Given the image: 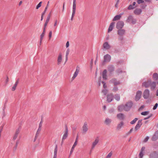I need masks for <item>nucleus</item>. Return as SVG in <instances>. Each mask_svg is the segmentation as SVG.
I'll return each mask as SVG.
<instances>
[{
  "label": "nucleus",
  "mask_w": 158,
  "mask_h": 158,
  "mask_svg": "<svg viewBox=\"0 0 158 158\" xmlns=\"http://www.w3.org/2000/svg\"><path fill=\"white\" fill-rule=\"evenodd\" d=\"M133 105V103L131 101H130L127 102L125 105H124L125 107V111H129Z\"/></svg>",
  "instance_id": "nucleus-1"
},
{
  "label": "nucleus",
  "mask_w": 158,
  "mask_h": 158,
  "mask_svg": "<svg viewBox=\"0 0 158 158\" xmlns=\"http://www.w3.org/2000/svg\"><path fill=\"white\" fill-rule=\"evenodd\" d=\"M126 22L134 24L136 23V20L132 16L129 15L127 19L126 20Z\"/></svg>",
  "instance_id": "nucleus-2"
},
{
  "label": "nucleus",
  "mask_w": 158,
  "mask_h": 158,
  "mask_svg": "<svg viewBox=\"0 0 158 158\" xmlns=\"http://www.w3.org/2000/svg\"><path fill=\"white\" fill-rule=\"evenodd\" d=\"M110 82L113 84L114 85L116 86L119 85L120 84L119 81H118L115 78H113L110 81Z\"/></svg>",
  "instance_id": "nucleus-3"
},
{
  "label": "nucleus",
  "mask_w": 158,
  "mask_h": 158,
  "mask_svg": "<svg viewBox=\"0 0 158 158\" xmlns=\"http://www.w3.org/2000/svg\"><path fill=\"white\" fill-rule=\"evenodd\" d=\"M80 70V67L77 66L76 67V69L75 71V72L73 76L72 77V80H73L77 76Z\"/></svg>",
  "instance_id": "nucleus-4"
},
{
  "label": "nucleus",
  "mask_w": 158,
  "mask_h": 158,
  "mask_svg": "<svg viewBox=\"0 0 158 158\" xmlns=\"http://www.w3.org/2000/svg\"><path fill=\"white\" fill-rule=\"evenodd\" d=\"M124 25V23L123 21H118L116 24V27L118 29H122Z\"/></svg>",
  "instance_id": "nucleus-5"
},
{
  "label": "nucleus",
  "mask_w": 158,
  "mask_h": 158,
  "mask_svg": "<svg viewBox=\"0 0 158 158\" xmlns=\"http://www.w3.org/2000/svg\"><path fill=\"white\" fill-rule=\"evenodd\" d=\"M149 90L148 89H146L143 92V96L144 99H147L149 97Z\"/></svg>",
  "instance_id": "nucleus-6"
},
{
  "label": "nucleus",
  "mask_w": 158,
  "mask_h": 158,
  "mask_svg": "<svg viewBox=\"0 0 158 158\" xmlns=\"http://www.w3.org/2000/svg\"><path fill=\"white\" fill-rule=\"evenodd\" d=\"M142 94V92L140 91H138L136 93L135 99L136 101H138L141 98Z\"/></svg>",
  "instance_id": "nucleus-7"
},
{
  "label": "nucleus",
  "mask_w": 158,
  "mask_h": 158,
  "mask_svg": "<svg viewBox=\"0 0 158 158\" xmlns=\"http://www.w3.org/2000/svg\"><path fill=\"white\" fill-rule=\"evenodd\" d=\"M111 60V56L110 55L107 54L105 55L104 57L103 62H109Z\"/></svg>",
  "instance_id": "nucleus-8"
},
{
  "label": "nucleus",
  "mask_w": 158,
  "mask_h": 158,
  "mask_svg": "<svg viewBox=\"0 0 158 158\" xmlns=\"http://www.w3.org/2000/svg\"><path fill=\"white\" fill-rule=\"evenodd\" d=\"M62 54L61 53H60L57 57V64L58 65H60L61 63L62 58Z\"/></svg>",
  "instance_id": "nucleus-9"
},
{
  "label": "nucleus",
  "mask_w": 158,
  "mask_h": 158,
  "mask_svg": "<svg viewBox=\"0 0 158 158\" xmlns=\"http://www.w3.org/2000/svg\"><path fill=\"white\" fill-rule=\"evenodd\" d=\"M20 128L19 127L16 130L15 134L13 137V139L14 140H15L17 138L18 135L20 131Z\"/></svg>",
  "instance_id": "nucleus-10"
},
{
  "label": "nucleus",
  "mask_w": 158,
  "mask_h": 158,
  "mask_svg": "<svg viewBox=\"0 0 158 158\" xmlns=\"http://www.w3.org/2000/svg\"><path fill=\"white\" fill-rule=\"evenodd\" d=\"M99 142V139L98 138H96L95 139L94 141L93 142L92 144L91 147V150H93L95 147V146Z\"/></svg>",
  "instance_id": "nucleus-11"
},
{
  "label": "nucleus",
  "mask_w": 158,
  "mask_h": 158,
  "mask_svg": "<svg viewBox=\"0 0 158 158\" xmlns=\"http://www.w3.org/2000/svg\"><path fill=\"white\" fill-rule=\"evenodd\" d=\"M142 119L139 120L138 121L135 127V131L137 130L142 125Z\"/></svg>",
  "instance_id": "nucleus-12"
},
{
  "label": "nucleus",
  "mask_w": 158,
  "mask_h": 158,
  "mask_svg": "<svg viewBox=\"0 0 158 158\" xmlns=\"http://www.w3.org/2000/svg\"><path fill=\"white\" fill-rule=\"evenodd\" d=\"M83 131L84 133H86L88 130V126L87 123L85 122L84 123V125L82 127Z\"/></svg>",
  "instance_id": "nucleus-13"
},
{
  "label": "nucleus",
  "mask_w": 158,
  "mask_h": 158,
  "mask_svg": "<svg viewBox=\"0 0 158 158\" xmlns=\"http://www.w3.org/2000/svg\"><path fill=\"white\" fill-rule=\"evenodd\" d=\"M151 80H149L147 81L144 82L142 83V86L147 88L150 87Z\"/></svg>",
  "instance_id": "nucleus-14"
},
{
  "label": "nucleus",
  "mask_w": 158,
  "mask_h": 158,
  "mask_svg": "<svg viewBox=\"0 0 158 158\" xmlns=\"http://www.w3.org/2000/svg\"><path fill=\"white\" fill-rule=\"evenodd\" d=\"M145 149V148L144 147H143L140 150V152L139 154V156L140 158H142Z\"/></svg>",
  "instance_id": "nucleus-15"
},
{
  "label": "nucleus",
  "mask_w": 158,
  "mask_h": 158,
  "mask_svg": "<svg viewBox=\"0 0 158 158\" xmlns=\"http://www.w3.org/2000/svg\"><path fill=\"white\" fill-rule=\"evenodd\" d=\"M68 127L67 126H66L65 131L64 134L63 135L62 138L63 140H65L67 138L68 136Z\"/></svg>",
  "instance_id": "nucleus-16"
},
{
  "label": "nucleus",
  "mask_w": 158,
  "mask_h": 158,
  "mask_svg": "<svg viewBox=\"0 0 158 158\" xmlns=\"http://www.w3.org/2000/svg\"><path fill=\"white\" fill-rule=\"evenodd\" d=\"M118 118L120 120H123L125 118L124 115L122 113L118 114L117 115Z\"/></svg>",
  "instance_id": "nucleus-17"
},
{
  "label": "nucleus",
  "mask_w": 158,
  "mask_h": 158,
  "mask_svg": "<svg viewBox=\"0 0 158 158\" xmlns=\"http://www.w3.org/2000/svg\"><path fill=\"white\" fill-rule=\"evenodd\" d=\"M103 48L106 50H108L109 49L110 47V45L107 42L104 43L103 45Z\"/></svg>",
  "instance_id": "nucleus-18"
},
{
  "label": "nucleus",
  "mask_w": 158,
  "mask_h": 158,
  "mask_svg": "<svg viewBox=\"0 0 158 158\" xmlns=\"http://www.w3.org/2000/svg\"><path fill=\"white\" fill-rule=\"evenodd\" d=\"M113 99V96L112 94H110L107 96V101L110 102Z\"/></svg>",
  "instance_id": "nucleus-19"
},
{
  "label": "nucleus",
  "mask_w": 158,
  "mask_h": 158,
  "mask_svg": "<svg viewBox=\"0 0 158 158\" xmlns=\"http://www.w3.org/2000/svg\"><path fill=\"white\" fill-rule=\"evenodd\" d=\"M158 139V131H156L153 136L152 140L153 141H155Z\"/></svg>",
  "instance_id": "nucleus-20"
},
{
  "label": "nucleus",
  "mask_w": 158,
  "mask_h": 158,
  "mask_svg": "<svg viewBox=\"0 0 158 158\" xmlns=\"http://www.w3.org/2000/svg\"><path fill=\"white\" fill-rule=\"evenodd\" d=\"M156 85V83L155 82H152L151 81L150 86L151 87V89H154Z\"/></svg>",
  "instance_id": "nucleus-21"
},
{
  "label": "nucleus",
  "mask_w": 158,
  "mask_h": 158,
  "mask_svg": "<svg viewBox=\"0 0 158 158\" xmlns=\"http://www.w3.org/2000/svg\"><path fill=\"white\" fill-rule=\"evenodd\" d=\"M114 22H112L110 24L109 29H108V32H110L112 30L114 27Z\"/></svg>",
  "instance_id": "nucleus-22"
},
{
  "label": "nucleus",
  "mask_w": 158,
  "mask_h": 158,
  "mask_svg": "<svg viewBox=\"0 0 158 158\" xmlns=\"http://www.w3.org/2000/svg\"><path fill=\"white\" fill-rule=\"evenodd\" d=\"M111 121L112 120L111 119L108 118H106L105 120L104 123L106 125H109L111 123Z\"/></svg>",
  "instance_id": "nucleus-23"
},
{
  "label": "nucleus",
  "mask_w": 158,
  "mask_h": 158,
  "mask_svg": "<svg viewBox=\"0 0 158 158\" xmlns=\"http://www.w3.org/2000/svg\"><path fill=\"white\" fill-rule=\"evenodd\" d=\"M125 31L124 29H121L118 31V34L119 35H123L125 33Z\"/></svg>",
  "instance_id": "nucleus-24"
},
{
  "label": "nucleus",
  "mask_w": 158,
  "mask_h": 158,
  "mask_svg": "<svg viewBox=\"0 0 158 158\" xmlns=\"http://www.w3.org/2000/svg\"><path fill=\"white\" fill-rule=\"evenodd\" d=\"M108 69L110 73H111L114 70V68L113 65H110L108 67Z\"/></svg>",
  "instance_id": "nucleus-25"
},
{
  "label": "nucleus",
  "mask_w": 158,
  "mask_h": 158,
  "mask_svg": "<svg viewBox=\"0 0 158 158\" xmlns=\"http://www.w3.org/2000/svg\"><path fill=\"white\" fill-rule=\"evenodd\" d=\"M142 12V10L141 9L139 8L136 9L134 11V13L136 15H139Z\"/></svg>",
  "instance_id": "nucleus-26"
},
{
  "label": "nucleus",
  "mask_w": 158,
  "mask_h": 158,
  "mask_svg": "<svg viewBox=\"0 0 158 158\" xmlns=\"http://www.w3.org/2000/svg\"><path fill=\"white\" fill-rule=\"evenodd\" d=\"M123 14V13L121 14L120 15H117L115 16L113 19L114 21L119 20L121 17V15Z\"/></svg>",
  "instance_id": "nucleus-27"
},
{
  "label": "nucleus",
  "mask_w": 158,
  "mask_h": 158,
  "mask_svg": "<svg viewBox=\"0 0 158 158\" xmlns=\"http://www.w3.org/2000/svg\"><path fill=\"white\" fill-rule=\"evenodd\" d=\"M157 156V154L155 152L151 153L150 155V158H156Z\"/></svg>",
  "instance_id": "nucleus-28"
},
{
  "label": "nucleus",
  "mask_w": 158,
  "mask_h": 158,
  "mask_svg": "<svg viewBox=\"0 0 158 158\" xmlns=\"http://www.w3.org/2000/svg\"><path fill=\"white\" fill-rule=\"evenodd\" d=\"M118 110L120 112L123 111V110H125V107L124 105H122L118 107Z\"/></svg>",
  "instance_id": "nucleus-29"
},
{
  "label": "nucleus",
  "mask_w": 158,
  "mask_h": 158,
  "mask_svg": "<svg viewBox=\"0 0 158 158\" xmlns=\"http://www.w3.org/2000/svg\"><path fill=\"white\" fill-rule=\"evenodd\" d=\"M19 79H17L16 80V81L15 83V85H14L12 88V91H14L15 90L16 87L19 83Z\"/></svg>",
  "instance_id": "nucleus-30"
},
{
  "label": "nucleus",
  "mask_w": 158,
  "mask_h": 158,
  "mask_svg": "<svg viewBox=\"0 0 158 158\" xmlns=\"http://www.w3.org/2000/svg\"><path fill=\"white\" fill-rule=\"evenodd\" d=\"M106 73L107 71L106 69L104 70L102 73V77L105 80L107 79Z\"/></svg>",
  "instance_id": "nucleus-31"
},
{
  "label": "nucleus",
  "mask_w": 158,
  "mask_h": 158,
  "mask_svg": "<svg viewBox=\"0 0 158 158\" xmlns=\"http://www.w3.org/2000/svg\"><path fill=\"white\" fill-rule=\"evenodd\" d=\"M124 123L123 122H121L119 123L117 127V128L118 129H120L122 127Z\"/></svg>",
  "instance_id": "nucleus-32"
},
{
  "label": "nucleus",
  "mask_w": 158,
  "mask_h": 158,
  "mask_svg": "<svg viewBox=\"0 0 158 158\" xmlns=\"http://www.w3.org/2000/svg\"><path fill=\"white\" fill-rule=\"evenodd\" d=\"M153 78L155 80H157L158 78V74L156 73H154L153 75Z\"/></svg>",
  "instance_id": "nucleus-33"
},
{
  "label": "nucleus",
  "mask_w": 158,
  "mask_h": 158,
  "mask_svg": "<svg viewBox=\"0 0 158 158\" xmlns=\"http://www.w3.org/2000/svg\"><path fill=\"white\" fill-rule=\"evenodd\" d=\"M57 144H56L55 145V147L54 150V156H57Z\"/></svg>",
  "instance_id": "nucleus-34"
},
{
  "label": "nucleus",
  "mask_w": 158,
  "mask_h": 158,
  "mask_svg": "<svg viewBox=\"0 0 158 158\" xmlns=\"http://www.w3.org/2000/svg\"><path fill=\"white\" fill-rule=\"evenodd\" d=\"M76 0H73L72 9L76 10Z\"/></svg>",
  "instance_id": "nucleus-35"
},
{
  "label": "nucleus",
  "mask_w": 158,
  "mask_h": 158,
  "mask_svg": "<svg viewBox=\"0 0 158 158\" xmlns=\"http://www.w3.org/2000/svg\"><path fill=\"white\" fill-rule=\"evenodd\" d=\"M45 29L46 28H44L43 32L40 36V39H43V38H44V36L45 33Z\"/></svg>",
  "instance_id": "nucleus-36"
},
{
  "label": "nucleus",
  "mask_w": 158,
  "mask_h": 158,
  "mask_svg": "<svg viewBox=\"0 0 158 158\" xmlns=\"http://www.w3.org/2000/svg\"><path fill=\"white\" fill-rule=\"evenodd\" d=\"M114 98L117 101H119L120 99V96L118 94H116L114 96Z\"/></svg>",
  "instance_id": "nucleus-37"
},
{
  "label": "nucleus",
  "mask_w": 158,
  "mask_h": 158,
  "mask_svg": "<svg viewBox=\"0 0 158 158\" xmlns=\"http://www.w3.org/2000/svg\"><path fill=\"white\" fill-rule=\"evenodd\" d=\"M76 10L72 9V16H71V20H73V17L74 16V15H75V12H76Z\"/></svg>",
  "instance_id": "nucleus-38"
},
{
  "label": "nucleus",
  "mask_w": 158,
  "mask_h": 158,
  "mask_svg": "<svg viewBox=\"0 0 158 158\" xmlns=\"http://www.w3.org/2000/svg\"><path fill=\"white\" fill-rule=\"evenodd\" d=\"M5 108H6L5 106H4L2 108V117H4L6 115V113H5Z\"/></svg>",
  "instance_id": "nucleus-39"
},
{
  "label": "nucleus",
  "mask_w": 158,
  "mask_h": 158,
  "mask_svg": "<svg viewBox=\"0 0 158 158\" xmlns=\"http://www.w3.org/2000/svg\"><path fill=\"white\" fill-rule=\"evenodd\" d=\"M50 19L47 18L45 23L44 24V28H46V27L47 25V24L49 21Z\"/></svg>",
  "instance_id": "nucleus-40"
},
{
  "label": "nucleus",
  "mask_w": 158,
  "mask_h": 158,
  "mask_svg": "<svg viewBox=\"0 0 158 158\" xmlns=\"http://www.w3.org/2000/svg\"><path fill=\"white\" fill-rule=\"evenodd\" d=\"M116 72L117 75H119L121 73L123 72V71L120 69H119L116 71Z\"/></svg>",
  "instance_id": "nucleus-41"
},
{
  "label": "nucleus",
  "mask_w": 158,
  "mask_h": 158,
  "mask_svg": "<svg viewBox=\"0 0 158 158\" xmlns=\"http://www.w3.org/2000/svg\"><path fill=\"white\" fill-rule=\"evenodd\" d=\"M78 139V136L77 135L76 140H75V141L73 145L75 146L77 145V144Z\"/></svg>",
  "instance_id": "nucleus-42"
},
{
  "label": "nucleus",
  "mask_w": 158,
  "mask_h": 158,
  "mask_svg": "<svg viewBox=\"0 0 158 158\" xmlns=\"http://www.w3.org/2000/svg\"><path fill=\"white\" fill-rule=\"evenodd\" d=\"M118 90V88L117 86H115L113 88L112 91L113 92H116Z\"/></svg>",
  "instance_id": "nucleus-43"
},
{
  "label": "nucleus",
  "mask_w": 158,
  "mask_h": 158,
  "mask_svg": "<svg viewBox=\"0 0 158 158\" xmlns=\"http://www.w3.org/2000/svg\"><path fill=\"white\" fill-rule=\"evenodd\" d=\"M136 6H134L132 5H130L128 7V10H131L134 8Z\"/></svg>",
  "instance_id": "nucleus-44"
},
{
  "label": "nucleus",
  "mask_w": 158,
  "mask_h": 158,
  "mask_svg": "<svg viewBox=\"0 0 158 158\" xmlns=\"http://www.w3.org/2000/svg\"><path fill=\"white\" fill-rule=\"evenodd\" d=\"M138 119L137 118H135V119H134L130 123L133 124H134L137 121V120Z\"/></svg>",
  "instance_id": "nucleus-45"
},
{
  "label": "nucleus",
  "mask_w": 158,
  "mask_h": 158,
  "mask_svg": "<svg viewBox=\"0 0 158 158\" xmlns=\"http://www.w3.org/2000/svg\"><path fill=\"white\" fill-rule=\"evenodd\" d=\"M112 155V152H110L108 155L106 156V158H110Z\"/></svg>",
  "instance_id": "nucleus-46"
},
{
  "label": "nucleus",
  "mask_w": 158,
  "mask_h": 158,
  "mask_svg": "<svg viewBox=\"0 0 158 158\" xmlns=\"http://www.w3.org/2000/svg\"><path fill=\"white\" fill-rule=\"evenodd\" d=\"M75 146H74L73 145L72 148H71V150L70 151V154H69V156H70L71 154L72 153L73 150H74V148L75 147Z\"/></svg>",
  "instance_id": "nucleus-47"
},
{
  "label": "nucleus",
  "mask_w": 158,
  "mask_h": 158,
  "mask_svg": "<svg viewBox=\"0 0 158 158\" xmlns=\"http://www.w3.org/2000/svg\"><path fill=\"white\" fill-rule=\"evenodd\" d=\"M149 113L148 111L143 112L141 113V114L143 115H146L148 114Z\"/></svg>",
  "instance_id": "nucleus-48"
},
{
  "label": "nucleus",
  "mask_w": 158,
  "mask_h": 158,
  "mask_svg": "<svg viewBox=\"0 0 158 158\" xmlns=\"http://www.w3.org/2000/svg\"><path fill=\"white\" fill-rule=\"evenodd\" d=\"M42 2H39V3L37 5L36 7V9H38V8L41 6Z\"/></svg>",
  "instance_id": "nucleus-49"
},
{
  "label": "nucleus",
  "mask_w": 158,
  "mask_h": 158,
  "mask_svg": "<svg viewBox=\"0 0 158 158\" xmlns=\"http://www.w3.org/2000/svg\"><path fill=\"white\" fill-rule=\"evenodd\" d=\"M102 92L105 95H106L108 93V90L107 89H105L102 90Z\"/></svg>",
  "instance_id": "nucleus-50"
},
{
  "label": "nucleus",
  "mask_w": 158,
  "mask_h": 158,
  "mask_svg": "<svg viewBox=\"0 0 158 158\" xmlns=\"http://www.w3.org/2000/svg\"><path fill=\"white\" fill-rule=\"evenodd\" d=\"M119 2V0H116V3L115 5V7L116 8H118V5Z\"/></svg>",
  "instance_id": "nucleus-51"
},
{
  "label": "nucleus",
  "mask_w": 158,
  "mask_h": 158,
  "mask_svg": "<svg viewBox=\"0 0 158 158\" xmlns=\"http://www.w3.org/2000/svg\"><path fill=\"white\" fill-rule=\"evenodd\" d=\"M123 39V35H119V36L118 37V39L119 40L122 41V40Z\"/></svg>",
  "instance_id": "nucleus-52"
},
{
  "label": "nucleus",
  "mask_w": 158,
  "mask_h": 158,
  "mask_svg": "<svg viewBox=\"0 0 158 158\" xmlns=\"http://www.w3.org/2000/svg\"><path fill=\"white\" fill-rule=\"evenodd\" d=\"M158 106V104L157 103H156L155 104V105H154V106L153 107V110H156L157 107Z\"/></svg>",
  "instance_id": "nucleus-53"
},
{
  "label": "nucleus",
  "mask_w": 158,
  "mask_h": 158,
  "mask_svg": "<svg viewBox=\"0 0 158 158\" xmlns=\"http://www.w3.org/2000/svg\"><path fill=\"white\" fill-rule=\"evenodd\" d=\"M39 135H38L35 134V137L34 139V142H35L36 141V140L37 139V138L38 137Z\"/></svg>",
  "instance_id": "nucleus-54"
},
{
  "label": "nucleus",
  "mask_w": 158,
  "mask_h": 158,
  "mask_svg": "<svg viewBox=\"0 0 158 158\" xmlns=\"http://www.w3.org/2000/svg\"><path fill=\"white\" fill-rule=\"evenodd\" d=\"M137 2L138 4H139L143 3L144 2V1L142 0H137Z\"/></svg>",
  "instance_id": "nucleus-55"
},
{
  "label": "nucleus",
  "mask_w": 158,
  "mask_h": 158,
  "mask_svg": "<svg viewBox=\"0 0 158 158\" xmlns=\"http://www.w3.org/2000/svg\"><path fill=\"white\" fill-rule=\"evenodd\" d=\"M102 83L103 84V87L104 89H105L106 88L107 86L106 85V84L104 81H102Z\"/></svg>",
  "instance_id": "nucleus-56"
},
{
  "label": "nucleus",
  "mask_w": 158,
  "mask_h": 158,
  "mask_svg": "<svg viewBox=\"0 0 158 158\" xmlns=\"http://www.w3.org/2000/svg\"><path fill=\"white\" fill-rule=\"evenodd\" d=\"M149 139V137L148 136H147L146 137V138L144 139L143 140V142H147Z\"/></svg>",
  "instance_id": "nucleus-57"
},
{
  "label": "nucleus",
  "mask_w": 158,
  "mask_h": 158,
  "mask_svg": "<svg viewBox=\"0 0 158 158\" xmlns=\"http://www.w3.org/2000/svg\"><path fill=\"white\" fill-rule=\"evenodd\" d=\"M69 48H68L67 49V50L66 51V56H68L69 53Z\"/></svg>",
  "instance_id": "nucleus-58"
},
{
  "label": "nucleus",
  "mask_w": 158,
  "mask_h": 158,
  "mask_svg": "<svg viewBox=\"0 0 158 158\" xmlns=\"http://www.w3.org/2000/svg\"><path fill=\"white\" fill-rule=\"evenodd\" d=\"M152 114H151L150 115L148 116V117H146V118H144V120H146V119H149V118H150L151 117H152Z\"/></svg>",
  "instance_id": "nucleus-59"
},
{
  "label": "nucleus",
  "mask_w": 158,
  "mask_h": 158,
  "mask_svg": "<svg viewBox=\"0 0 158 158\" xmlns=\"http://www.w3.org/2000/svg\"><path fill=\"white\" fill-rule=\"evenodd\" d=\"M58 23V21L57 19H56L55 21V23L54 25V26H56Z\"/></svg>",
  "instance_id": "nucleus-60"
},
{
  "label": "nucleus",
  "mask_w": 158,
  "mask_h": 158,
  "mask_svg": "<svg viewBox=\"0 0 158 158\" xmlns=\"http://www.w3.org/2000/svg\"><path fill=\"white\" fill-rule=\"evenodd\" d=\"M52 31H50L49 33V39H50L52 37Z\"/></svg>",
  "instance_id": "nucleus-61"
},
{
  "label": "nucleus",
  "mask_w": 158,
  "mask_h": 158,
  "mask_svg": "<svg viewBox=\"0 0 158 158\" xmlns=\"http://www.w3.org/2000/svg\"><path fill=\"white\" fill-rule=\"evenodd\" d=\"M144 106L142 105L141 106V107L139 108V110H142L144 108Z\"/></svg>",
  "instance_id": "nucleus-62"
},
{
  "label": "nucleus",
  "mask_w": 158,
  "mask_h": 158,
  "mask_svg": "<svg viewBox=\"0 0 158 158\" xmlns=\"http://www.w3.org/2000/svg\"><path fill=\"white\" fill-rule=\"evenodd\" d=\"M42 121L41 120L40 121V124H39V127H42Z\"/></svg>",
  "instance_id": "nucleus-63"
},
{
  "label": "nucleus",
  "mask_w": 158,
  "mask_h": 158,
  "mask_svg": "<svg viewBox=\"0 0 158 158\" xmlns=\"http://www.w3.org/2000/svg\"><path fill=\"white\" fill-rule=\"evenodd\" d=\"M69 41H67L66 43V48H68L69 47Z\"/></svg>",
  "instance_id": "nucleus-64"
}]
</instances>
